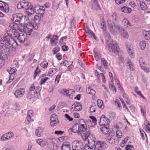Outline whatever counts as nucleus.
Segmentation results:
<instances>
[{"instance_id": "f257e3e1", "label": "nucleus", "mask_w": 150, "mask_h": 150, "mask_svg": "<svg viewBox=\"0 0 150 150\" xmlns=\"http://www.w3.org/2000/svg\"><path fill=\"white\" fill-rule=\"evenodd\" d=\"M19 33L15 29H11L8 31L7 35L3 36L0 40L1 43L12 48L18 45L17 38L19 35Z\"/></svg>"}, {"instance_id": "f03ea898", "label": "nucleus", "mask_w": 150, "mask_h": 150, "mask_svg": "<svg viewBox=\"0 0 150 150\" xmlns=\"http://www.w3.org/2000/svg\"><path fill=\"white\" fill-rule=\"evenodd\" d=\"M12 18V20L16 23V24H20L23 26L27 24V23H28L29 21L27 16H22L21 13L18 14H13Z\"/></svg>"}, {"instance_id": "7ed1b4c3", "label": "nucleus", "mask_w": 150, "mask_h": 150, "mask_svg": "<svg viewBox=\"0 0 150 150\" xmlns=\"http://www.w3.org/2000/svg\"><path fill=\"white\" fill-rule=\"evenodd\" d=\"M56 141V139L53 137L47 138V148L51 150H57L59 146L58 144L55 143Z\"/></svg>"}, {"instance_id": "20e7f679", "label": "nucleus", "mask_w": 150, "mask_h": 150, "mask_svg": "<svg viewBox=\"0 0 150 150\" xmlns=\"http://www.w3.org/2000/svg\"><path fill=\"white\" fill-rule=\"evenodd\" d=\"M110 42L108 44V50L110 52L117 54L118 52L119 47L117 43L115 40L110 41Z\"/></svg>"}, {"instance_id": "39448f33", "label": "nucleus", "mask_w": 150, "mask_h": 150, "mask_svg": "<svg viewBox=\"0 0 150 150\" xmlns=\"http://www.w3.org/2000/svg\"><path fill=\"white\" fill-rule=\"evenodd\" d=\"M87 133H83L82 134V138L84 140H87L88 142H95V137L94 135L91 134L89 130L87 131Z\"/></svg>"}, {"instance_id": "423d86ee", "label": "nucleus", "mask_w": 150, "mask_h": 150, "mask_svg": "<svg viewBox=\"0 0 150 150\" xmlns=\"http://www.w3.org/2000/svg\"><path fill=\"white\" fill-rule=\"evenodd\" d=\"M83 145L82 142L79 141H75L72 143V149L73 150H82Z\"/></svg>"}, {"instance_id": "0eeeda50", "label": "nucleus", "mask_w": 150, "mask_h": 150, "mask_svg": "<svg viewBox=\"0 0 150 150\" xmlns=\"http://www.w3.org/2000/svg\"><path fill=\"white\" fill-rule=\"evenodd\" d=\"M108 145L106 143L102 141L97 142L95 146V150H104L107 148Z\"/></svg>"}, {"instance_id": "6e6552de", "label": "nucleus", "mask_w": 150, "mask_h": 150, "mask_svg": "<svg viewBox=\"0 0 150 150\" xmlns=\"http://www.w3.org/2000/svg\"><path fill=\"white\" fill-rule=\"evenodd\" d=\"M110 120L104 115H102L100 117V121L99 122L100 126L104 125L108 127V124L110 122Z\"/></svg>"}, {"instance_id": "1a4fd4ad", "label": "nucleus", "mask_w": 150, "mask_h": 150, "mask_svg": "<svg viewBox=\"0 0 150 150\" xmlns=\"http://www.w3.org/2000/svg\"><path fill=\"white\" fill-rule=\"evenodd\" d=\"M23 30L26 35H30L33 31L32 24L29 23L23 26Z\"/></svg>"}, {"instance_id": "9d476101", "label": "nucleus", "mask_w": 150, "mask_h": 150, "mask_svg": "<svg viewBox=\"0 0 150 150\" xmlns=\"http://www.w3.org/2000/svg\"><path fill=\"white\" fill-rule=\"evenodd\" d=\"M80 121L81 123H83L81 124L80 125H79V133L81 134V137H82V134L84 133L87 134V131L89 130L87 129H86L84 127V124H85V122L84 120L81 119L80 120Z\"/></svg>"}, {"instance_id": "9b49d317", "label": "nucleus", "mask_w": 150, "mask_h": 150, "mask_svg": "<svg viewBox=\"0 0 150 150\" xmlns=\"http://www.w3.org/2000/svg\"><path fill=\"white\" fill-rule=\"evenodd\" d=\"M120 101L121 102V103L122 104L123 108L126 109L127 112H129V110L128 107L126 106L125 103L123 101V100L121 98L120 99V100L117 99L115 100V103L117 105L118 107L119 108L120 110L122 108Z\"/></svg>"}, {"instance_id": "f8f14e48", "label": "nucleus", "mask_w": 150, "mask_h": 150, "mask_svg": "<svg viewBox=\"0 0 150 150\" xmlns=\"http://www.w3.org/2000/svg\"><path fill=\"white\" fill-rule=\"evenodd\" d=\"M47 36V39H50V44L54 46L57 43L58 39L57 35H54L52 36L51 35L49 34Z\"/></svg>"}, {"instance_id": "ddd939ff", "label": "nucleus", "mask_w": 150, "mask_h": 150, "mask_svg": "<svg viewBox=\"0 0 150 150\" xmlns=\"http://www.w3.org/2000/svg\"><path fill=\"white\" fill-rule=\"evenodd\" d=\"M50 120V125L52 127H53L57 125L59 122L57 116L55 114H53L51 115Z\"/></svg>"}, {"instance_id": "4468645a", "label": "nucleus", "mask_w": 150, "mask_h": 150, "mask_svg": "<svg viewBox=\"0 0 150 150\" xmlns=\"http://www.w3.org/2000/svg\"><path fill=\"white\" fill-rule=\"evenodd\" d=\"M25 90L23 88H20L16 90L14 94L17 98H20L23 97L25 93Z\"/></svg>"}, {"instance_id": "2eb2a0df", "label": "nucleus", "mask_w": 150, "mask_h": 150, "mask_svg": "<svg viewBox=\"0 0 150 150\" xmlns=\"http://www.w3.org/2000/svg\"><path fill=\"white\" fill-rule=\"evenodd\" d=\"M0 10L5 13H8L9 11L8 4L4 2L0 1Z\"/></svg>"}, {"instance_id": "dca6fc26", "label": "nucleus", "mask_w": 150, "mask_h": 150, "mask_svg": "<svg viewBox=\"0 0 150 150\" xmlns=\"http://www.w3.org/2000/svg\"><path fill=\"white\" fill-rule=\"evenodd\" d=\"M116 21L113 23H111L110 24H109V27L110 30V31L113 34H116L117 33L116 31V27L115 26Z\"/></svg>"}, {"instance_id": "f3484780", "label": "nucleus", "mask_w": 150, "mask_h": 150, "mask_svg": "<svg viewBox=\"0 0 150 150\" xmlns=\"http://www.w3.org/2000/svg\"><path fill=\"white\" fill-rule=\"evenodd\" d=\"M71 109H74V110L77 111L80 110L82 108V106L78 102H75L71 107Z\"/></svg>"}, {"instance_id": "a211bd4d", "label": "nucleus", "mask_w": 150, "mask_h": 150, "mask_svg": "<svg viewBox=\"0 0 150 150\" xmlns=\"http://www.w3.org/2000/svg\"><path fill=\"white\" fill-rule=\"evenodd\" d=\"M91 8L94 10H97L99 9V5L97 0H91Z\"/></svg>"}, {"instance_id": "6ab92c4d", "label": "nucleus", "mask_w": 150, "mask_h": 150, "mask_svg": "<svg viewBox=\"0 0 150 150\" xmlns=\"http://www.w3.org/2000/svg\"><path fill=\"white\" fill-rule=\"evenodd\" d=\"M25 10V14L28 16L31 15L34 13V10L33 7L31 5V4L30 6L28 7V8L26 9Z\"/></svg>"}, {"instance_id": "aec40b11", "label": "nucleus", "mask_w": 150, "mask_h": 150, "mask_svg": "<svg viewBox=\"0 0 150 150\" xmlns=\"http://www.w3.org/2000/svg\"><path fill=\"white\" fill-rule=\"evenodd\" d=\"M71 147L68 142H64L61 147V150H70Z\"/></svg>"}, {"instance_id": "412c9836", "label": "nucleus", "mask_w": 150, "mask_h": 150, "mask_svg": "<svg viewBox=\"0 0 150 150\" xmlns=\"http://www.w3.org/2000/svg\"><path fill=\"white\" fill-rule=\"evenodd\" d=\"M61 92L63 93L64 95H66L67 96H69L71 94H73L74 93V91L72 89L69 90L63 89L62 91Z\"/></svg>"}, {"instance_id": "4be33fe9", "label": "nucleus", "mask_w": 150, "mask_h": 150, "mask_svg": "<svg viewBox=\"0 0 150 150\" xmlns=\"http://www.w3.org/2000/svg\"><path fill=\"white\" fill-rule=\"evenodd\" d=\"M126 46L127 50H129V53L130 55L133 56V54L132 52V47L131 46V44L129 42L127 41L126 42Z\"/></svg>"}, {"instance_id": "5701e85b", "label": "nucleus", "mask_w": 150, "mask_h": 150, "mask_svg": "<svg viewBox=\"0 0 150 150\" xmlns=\"http://www.w3.org/2000/svg\"><path fill=\"white\" fill-rule=\"evenodd\" d=\"M35 89V91L34 92V96L35 98H37L40 94L41 88L40 87L38 86L36 87Z\"/></svg>"}, {"instance_id": "b1692460", "label": "nucleus", "mask_w": 150, "mask_h": 150, "mask_svg": "<svg viewBox=\"0 0 150 150\" xmlns=\"http://www.w3.org/2000/svg\"><path fill=\"white\" fill-rule=\"evenodd\" d=\"M127 68L129 67L130 71H133L135 69L133 63L130 59H128L127 60Z\"/></svg>"}, {"instance_id": "393cba45", "label": "nucleus", "mask_w": 150, "mask_h": 150, "mask_svg": "<svg viewBox=\"0 0 150 150\" xmlns=\"http://www.w3.org/2000/svg\"><path fill=\"white\" fill-rule=\"evenodd\" d=\"M40 8L38 11L37 12V14L39 15L40 17L41 18L42 17L43 15L44 14L45 11V9L43 6H40Z\"/></svg>"}, {"instance_id": "a878e982", "label": "nucleus", "mask_w": 150, "mask_h": 150, "mask_svg": "<svg viewBox=\"0 0 150 150\" xmlns=\"http://www.w3.org/2000/svg\"><path fill=\"white\" fill-rule=\"evenodd\" d=\"M25 36L23 34L22 35H21L19 34V35L18 38H17L16 40L18 41V43L19 42L20 43L23 42L25 41Z\"/></svg>"}, {"instance_id": "bb28decb", "label": "nucleus", "mask_w": 150, "mask_h": 150, "mask_svg": "<svg viewBox=\"0 0 150 150\" xmlns=\"http://www.w3.org/2000/svg\"><path fill=\"white\" fill-rule=\"evenodd\" d=\"M86 92L88 94L94 96L95 94V91L93 89H91L90 87H88L86 88Z\"/></svg>"}, {"instance_id": "cd10ccee", "label": "nucleus", "mask_w": 150, "mask_h": 150, "mask_svg": "<svg viewBox=\"0 0 150 150\" xmlns=\"http://www.w3.org/2000/svg\"><path fill=\"white\" fill-rule=\"evenodd\" d=\"M121 11L124 13H130L132 11L131 8L127 6H124L121 8Z\"/></svg>"}, {"instance_id": "c85d7f7f", "label": "nucleus", "mask_w": 150, "mask_h": 150, "mask_svg": "<svg viewBox=\"0 0 150 150\" xmlns=\"http://www.w3.org/2000/svg\"><path fill=\"white\" fill-rule=\"evenodd\" d=\"M21 5L22 6V8L24 9L25 10L28 8V6H30L31 4L30 3L25 2H21Z\"/></svg>"}, {"instance_id": "c756f323", "label": "nucleus", "mask_w": 150, "mask_h": 150, "mask_svg": "<svg viewBox=\"0 0 150 150\" xmlns=\"http://www.w3.org/2000/svg\"><path fill=\"white\" fill-rule=\"evenodd\" d=\"M104 127H103L100 129V130L101 132L105 134H106L108 133L109 131V129L108 127L106 126H104Z\"/></svg>"}, {"instance_id": "7c9ffc66", "label": "nucleus", "mask_w": 150, "mask_h": 150, "mask_svg": "<svg viewBox=\"0 0 150 150\" xmlns=\"http://www.w3.org/2000/svg\"><path fill=\"white\" fill-rule=\"evenodd\" d=\"M98 107L100 108L103 109L104 108V106L103 105V101L100 100L98 99L97 101Z\"/></svg>"}, {"instance_id": "2f4dec72", "label": "nucleus", "mask_w": 150, "mask_h": 150, "mask_svg": "<svg viewBox=\"0 0 150 150\" xmlns=\"http://www.w3.org/2000/svg\"><path fill=\"white\" fill-rule=\"evenodd\" d=\"M103 34L105 37L106 41H109L111 40V38L110 36V34L107 33L105 30L103 31Z\"/></svg>"}, {"instance_id": "473e14b6", "label": "nucleus", "mask_w": 150, "mask_h": 150, "mask_svg": "<svg viewBox=\"0 0 150 150\" xmlns=\"http://www.w3.org/2000/svg\"><path fill=\"white\" fill-rule=\"evenodd\" d=\"M114 135V133L112 131H110L108 134V136H107V140L110 142V141L111 140L112 137Z\"/></svg>"}, {"instance_id": "72a5a7b5", "label": "nucleus", "mask_w": 150, "mask_h": 150, "mask_svg": "<svg viewBox=\"0 0 150 150\" xmlns=\"http://www.w3.org/2000/svg\"><path fill=\"white\" fill-rule=\"evenodd\" d=\"M115 26H116V30H118L119 32H120L124 30V28L119 24L117 22L116 23Z\"/></svg>"}, {"instance_id": "f704fd0d", "label": "nucleus", "mask_w": 150, "mask_h": 150, "mask_svg": "<svg viewBox=\"0 0 150 150\" xmlns=\"http://www.w3.org/2000/svg\"><path fill=\"white\" fill-rule=\"evenodd\" d=\"M41 71L40 70L38 69V67H37L34 71V76L33 77V79H36V77L37 76H38L40 74Z\"/></svg>"}, {"instance_id": "c9c22d12", "label": "nucleus", "mask_w": 150, "mask_h": 150, "mask_svg": "<svg viewBox=\"0 0 150 150\" xmlns=\"http://www.w3.org/2000/svg\"><path fill=\"white\" fill-rule=\"evenodd\" d=\"M42 131L40 128H38L35 130V133L36 135L38 137H40L42 134Z\"/></svg>"}, {"instance_id": "e433bc0d", "label": "nucleus", "mask_w": 150, "mask_h": 150, "mask_svg": "<svg viewBox=\"0 0 150 150\" xmlns=\"http://www.w3.org/2000/svg\"><path fill=\"white\" fill-rule=\"evenodd\" d=\"M86 33L89 34L88 35L89 38L92 37V36H93L95 40H96V38L95 37L94 34H93V32L91 30H88L87 31H86Z\"/></svg>"}, {"instance_id": "4c0bfd02", "label": "nucleus", "mask_w": 150, "mask_h": 150, "mask_svg": "<svg viewBox=\"0 0 150 150\" xmlns=\"http://www.w3.org/2000/svg\"><path fill=\"white\" fill-rule=\"evenodd\" d=\"M122 24L124 26H126V27H128V26H130V23L126 19H124L122 21Z\"/></svg>"}, {"instance_id": "58836bf2", "label": "nucleus", "mask_w": 150, "mask_h": 150, "mask_svg": "<svg viewBox=\"0 0 150 150\" xmlns=\"http://www.w3.org/2000/svg\"><path fill=\"white\" fill-rule=\"evenodd\" d=\"M33 114V111L32 110H30L28 112L27 118L29 119H32L31 117Z\"/></svg>"}, {"instance_id": "ea45409f", "label": "nucleus", "mask_w": 150, "mask_h": 150, "mask_svg": "<svg viewBox=\"0 0 150 150\" xmlns=\"http://www.w3.org/2000/svg\"><path fill=\"white\" fill-rule=\"evenodd\" d=\"M99 26L103 30V31L106 30V27L105 22L103 21L101 22L100 23Z\"/></svg>"}, {"instance_id": "a19ab883", "label": "nucleus", "mask_w": 150, "mask_h": 150, "mask_svg": "<svg viewBox=\"0 0 150 150\" xmlns=\"http://www.w3.org/2000/svg\"><path fill=\"white\" fill-rule=\"evenodd\" d=\"M140 6L141 8L144 10L146 9V4L143 1H141L140 2Z\"/></svg>"}, {"instance_id": "79ce46f5", "label": "nucleus", "mask_w": 150, "mask_h": 150, "mask_svg": "<svg viewBox=\"0 0 150 150\" xmlns=\"http://www.w3.org/2000/svg\"><path fill=\"white\" fill-rule=\"evenodd\" d=\"M140 48L142 50L145 49L146 46V43L144 41H143L140 42Z\"/></svg>"}, {"instance_id": "37998d69", "label": "nucleus", "mask_w": 150, "mask_h": 150, "mask_svg": "<svg viewBox=\"0 0 150 150\" xmlns=\"http://www.w3.org/2000/svg\"><path fill=\"white\" fill-rule=\"evenodd\" d=\"M7 137L8 140L9 139L11 138L12 137L14 136V134L11 132H10L7 133H6Z\"/></svg>"}, {"instance_id": "c03bdc74", "label": "nucleus", "mask_w": 150, "mask_h": 150, "mask_svg": "<svg viewBox=\"0 0 150 150\" xmlns=\"http://www.w3.org/2000/svg\"><path fill=\"white\" fill-rule=\"evenodd\" d=\"M33 97H34V95H33L32 94V92L28 91L27 94V98L29 99H31Z\"/></svg>"}, {"instance_id": "a18cd8bd", "label": "nucleus", "mask_w": 150, "mask_h": 150, "mask_svg": "<svg viewBox=\"0 0 150 150\" xmlns=\"http://www.w3.org/2000/svg\"><path fill=\"white\" fill-rule=\"evenodd\" d=\"M74 128V132L76 133L78 132L79 133V125H76L73 126Z\"/></svg>"}, {"instance_id": "49530a36", "label": "nucleus", "mask_w": 150, "mask_h": 150, "mask_svg": "<svg viewBox=\"0 0 150 150\" xmlns=\"http://www.w3.org/2000/svg\"><path fill=\"white\" fill-rule=\"evenodd\" d=\"M103 64L105 68H107L108 65V63L104 58H102L101 59Z\"/></svg>"}, {"instance_id": "de8ad7c7", "label": "nucleus", "mask_w": 150, "mask_h": 150, "mask_svg": "<svg viewBox=\"0 0 150 150\" xmlns=\"http://www.w3.org/2000/svg\"><path fill=\"white\" fill-rule=\"evenodd\" d=\"M139 62L140 64V66L142 69H143V67L144 66H143L142 65L145 64V61L142 58H141L139 59Z\"/></svg>"}, {"instance_id": "09e8293b", "label": "nucleus", "mask_w": 150, "mask_h": 150, "mask_svg": "<svg viewBox=\"0 0 150 150\" xmlns=\"http://www.w3.org/2000/svg\"><path fill=\"white\" fill-rule=\"evenodd\" d=\"M113 139V140L112 141V142L111 143V144H113L114 145H117L119 143V139L117 138L116 139L114 138Z\"/></svg>"}, {"instance_id": "8fccbe9b", "label": "nucleus", "mask_w": 150, "mask_h": 150, "mask_svg": "<svg viewBox=\"0 0 150 150\" xmlns=\"http://www.w3.org/2000/svg\"><path fill=\"white\" fill-rule=\"evenodd\" d=\"M140 107L142 113L143 114V115L144 116H145L146 115V110L145 108L143 107L142 106H140Z\"/></svg>"}, {"instance_id": "3c124183", "label": "nucleus", "mask_w": 150, "mask_h": 150, "mask_svg": "<svg viewBox=\"0 0 150 150\" xmlns=\"http://www.w3.org/2000/svg\"><path fill=\"white\" fill-rule=\"evenodd\" d=\"M116 136L117 138H121L122 137V133L121 131L118 130L116 132Z\"/></svg>"}, {"instance_id": "603ef678", "label": "nucleus", "mask_w": 150, "mask_h": 150, "mask_svg": "<svg viewBox=\"0 0 150 150\" xmlns=\"http://www.w3.org/2000/svg\"><path fill=\"white\" fill-rule=\"evenodd\" d=\"M96 108L95 105H91L90 107V111L91 112H94L96 111Z\"/></svg>"}, {"instance_id": "864d4df0", "label": "nucleus", "mask_w": 150, "mask_h": 150, "mask_svg": "<svg viewBox=\"0 0 150 150\" xmlns=\"http://www.w3.org/2000/svg\"><path fill=\"white\" fill-rule=\"evenodd\" d=\"M1 140L2 141L8 140L6 134H4L1 137Z\"/></svg>"}, {"instance_id": "5fc2aeb1", "label": "nucleus", "mask_w": 150, "mask_h": 150, "mask_svg": "<svg viewBox=\"0 0 150 150\" xmlns=\"http://www.w3.org/2000/svg\"><path fill=\"white\" fill-rule=\"evenodd\" d=\"M60 49V47L58 46L55 47L53 50V51L54 53V54H55L57 52L59 51Z\"/></svg>"}, {"instance_id": "6e6d98bb", "label": "nucleus", "mask_w": 150, "mask_h": 150, "mask_svg": "<svg viewBox=\"0 0 150 150\" xmlns=\"http://www.w3.org/2000/svg\"><path fill=\"white\" fill-rule=\"evenodd\" d=\"M40 65L43 68H46L47 67V62L46 61L43 62L40 64Z\"/></svg>"}, {"instance_id": "4d7b16f0", "label": "nucleus", "mask_w": 150, "mask_h": 150, "mask_svg": "<svg viewBox=\"0 0 150 150\" xmlns=\"http://www.w3.org/2000/svg\"><path fill=\"white\" fill-rule=\"evenodd\" d=\"M61 75L60 74H58L55 79V82L57 84L59 82V79L61 78Z\"/></svg>"}, {"instance_id": "13d9d810", "label": "nucleus", "mask_w": 150, "mask_h": 150, "mask_svg": "<svg viewBox=\"0 0 150 150\" xmlns=\"http://www.w3.org/2000/svg\"><path fill=\"white\" fill-rule=\"evenodd\" d=\"M110 117L112 119H114L116 117V115L115 113L111 112L109 115Z\"/></svg>"}, {"instance_id": "bf43d9fd", "label": "nucleus", "mask_w": 150, "mask_h": 150, "mask_svg": "<svg viewBox=\"0 0 150 150\" xmlns=\"http://www.w3.org/2000/svg\"><path fill=\"white\" fill-rule=\"evenodd\" d=\"M53 8L54 9H57L59 6V4L58 3H56L55 1L53 3Z\"/></svg>"}, {"instance_id": "052dcab7", "label": "nucleus", "mask_w": 150, "mask_h": 150, "mask_svg": "<svg viewBox=\"0 0 150 150\" xmlns=\"http://www.w3.org/2000/svg\"><path fill=\"white\" fill-rule=\"evenodd\" d=\"M134 147L133 146L130 145H128L125 147L126 150H133Z\"/></svg>"}, {"instance_id": "680f3d73", "label": "nucleus", "mask_w": 150, "mask_h": 150, "mask_svg": "<svg viewBox=\"0 0 150 150\" xmlns=\"http://www.w3.org/2000/svg\"><path fill=\"white\" fill-rule=\"evenodd\" d=\"M34 20L35 21V23H39V18L38 16H35L34 17Z\"/></svg>"}, {"instance_id": "e2e57ef3", "label": "nucleus", "mask_w": 150, "mask_h": 150, "mask_svg": "<svg viewBox=\"0 0 150 150\" xmlns=\"http://www.w3.org/2000/svg\"><path fill=\"white\" fill-rule=\"evenodd\" d=\"M94 57L96 60L98 61L101 58V55L100 54H96L94 55Z\"/></svg>"}, {"instance_id": "0e129e2a", "label": "nucleus", "mask_w": 150, "mask_h": 150, "mask_svg": "<svg viewBox=\"0 0 150 150\" xmlns=\"http://www.w3.org/2000/svg\"><path fill=\"white\" fill-rule=\"evenodd\" d=\"M17 70L16 68L13 67L11 69L9 73L10 74H13Z\"/></svg>"}, {"instance_id": "69168bd1", "label": "nucleus", "mask_w": 150, "mask_h": 150, "mask_svg": "<svg viewBox=\"0 0 150 150\" xmlns=\"http://www.w3.org/2000/svg\"><path fill=\"white\" fill-rule=\"evenodd\" d=\"M95 142H88V145H86L88 146L89 147H91L93 148L95 146Z\"/></svg>"}, {"instance_id": "338daca9", "label": "nucleus", "mask_w": 150, "mask_h": 150, "mask_svg": "<svg viewBox=\"0 0 150 150\" xmlns=\"http://www.w3.org/2000/svg\"><path fill=\"white\" fill-rule=\"evenodd\" d=\"M55 107L56 105H53L52 107L48 109L49 111L52 112H54Z\"/></svg>"}, {"instance_id": "774afa93", "label": "nucleus", "mask_w": 150, "mask_h": 150, "mask_svg": "<svg viewBox=\"0 0 150 150\" xmlns=\"http://www.w3.org/2000/svg\"><path fill=\"white\" fill-rule=\"evenodd\" d=\"M122 35L124 38L127 39L128 38L127 33L126 31H123V33H122Z\"/></svg>"}]
</instances>
